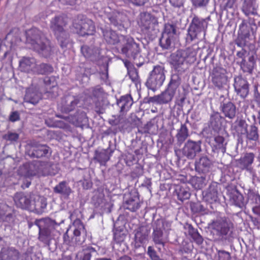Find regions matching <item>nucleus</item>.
Here are the masks:
<instances>
[{
    "instance_id": "obj_1",
    "label": "nucleus",
    "mask_w": 260,
    "mask_h": 260,
    "mask_svg": "<svg viewBox=\"0 0 260 260\" xmlns=\"http://www.w3.org/2000/svg\"><path fill=\"white\" fill-rule=\"evenodd\" d=\"M26 44L44 57H49L52 53L50 41L37 28H32L26 32Z\"/></svg>"
},
{
    "instance_id": "obj_2",
    "label": "nucleus",
    "mask_w": 260,
    "mask_h": 260,
    "mask_svg": "<svg viewBox=\"0 0 260 260\" xmlns=\"http://www.w3.org/2000/svg\"><path fill=\"white\" fill-rule=\"evenodd\" d=\"M197 52L192 48L180 49L170 55V63L176 74H182L188 68V64L196 60ZM179 76V75H178Z\"/></svg>"
},
{
    "instance_id": "obj_3",
    "label": "nucleus",
    "mask_w": 260,
    "mask_h": 260,
    "mask_svg": "<svg viewBox=\"0 0 260 260\" xmlns=\"http://www.w3.org/2000/svg\"><path fill=\"white\" fill-rule=\"evenodd\" d=\"M120 51L119 52L130 59H133L138 67H141L145 60L141 54L140 45L129 36H125L121 38Z\"/></svg>"
},
{
    "instance_id": "obj_4",
    "label": "nucleus",
    "mask_w": 260,
    "mask_h": 260,
    "mask_svg": "<svg viewBox=\"0 0 260 260\" xmlns=\"http://www.w3.org/2000/svg\"><path fill=\"white\" fill-rule=\"evenodd\" d=\"M34 224L39 229L38 239L44 244L49 245L50 241L57 232L56 229L60 223L50 218H45L36 219Z\"/></svg>"
},
{
    "instance_id": "obj_5",
    "label": "nucleus",
    "mask_w": 260,
    "mask_h": 260,
    "mask_svg": "<svg viewBox=\"0 0 260 260\" xmlns=\"http://www.w3.org/2000/svg\"><path fill=\"white\" fill-rule=\"evenodd\" d=\"M86 236L84 225L80 219H77L63 234V242L69 245H81L85 241Z\"/></svg>"
},
{
    "instance_id": "obj_6",
    "label": "nucleus",
    "mask_w": 260,
    "mask_h": 260,
    "mask_svg": "<svg viewBox=\"0 0 260 260\" xmlns=\"http://www.w3.org/2000/svg\"><path fill=\"white\" fill-rule=\"evenodd\" d=\"M181 84V78L178 74H173L167 88L160 94L150 97L149 101L158 104H167L173 100L177 89Z\"/></svg>"
},
{
    "instance_id": "obj_7",
    "label": "nucleus",
    "mask_w": 260,
    "mask_h": 260,
    "mask_svg": "<svg viewBox=\"0 0 260 260\" xmlns=\"http://www.w3.org/2000/svg\"><path fill=\"white\" fill-rule=\"evenodd\" d=\"M210 225L215 240L223 241L231 237L233 224L229 220L221 218L213 221Z\"/></svg>"
},
{
    "instance_id": "obj_8",
    "label": "nucleus",
    "mask_w": 260,
    "mask_h": 260,
    "mask_svg": "<svg viewBox=\"0 0 260 260\" xmlns=\"http://www.w3.org/2000/svg\"><path fill=\"white\" fill-rule=\"evenodd\" d=\"M51 166V162L35 160L26 163L21 166L19 169V173L20 175L25 177L34 176L40 172H46L50 174V172L49 171H46V169Z\"/></svg>"
},
{
    "instance_id": "obj_9",
    "label": "nucleus",
    "mask_w": 260,
    "mask_h": 260,
    "mask_svg": "<svg viewBox=\"0 0 260 260\" xmlns=\"http://www.w3.org/2000/svg\"><path fill=\"white\" fill-rule=\"evenodd\" d=\"M202 143L201 140L195 141L188 140L182 149L175 150V154L178 159H181L183 157L188 159H193L198 154L202 151Z\"/></svg>"
},
{
    "instance_id": "obj_10",
    "label": "nucleus",
    "mask_w": 260,
    "mask_h": 260,
    "mask_svg": "<svg viewBox=\"0 0 260 260\" xmlns=\"http://www.w3.org/2000/svg\"><path fill=\"white\" fill-rule=\"evenodd\" d=\"M166 70L164 67L157 65L154 66L145 83L146 87L153 91L159 89L166 79Z\"/></svg>"
},
{
    "instance_id": "obj_11",
    "label": "nucleus",
    "mask_w": 260,
    "mask_h": 260,
    "mask_svg": "<svg viewBox=\"0 0 260 260\" xmlns=\"http://www.w3.org/2000/svg\"><path fill=\"white\" fill-rule=\"evenodd\" d=\"M207 26L208 22L206 19L194 15L188 29L187 40L192 41L195 39H199L200 36L204 37Z\"/></svg>"
},
{
    "instance_id": "obj_12",
    "label": "nucleus",
    "mask_w": 260,
    "mask_h": 260,
    "mask_svg": "<svg viewBox=\"0 0 260 260\" xmlns=\"http://www.w3.org/2000/svg\"><path fill=\"white\" fill-rule=\"evenodd\" d=\"M51 153V149L48 145L35 141L28 145L26 150V153L32 158H48Z\"/></svg>"
},
{
    "instance_id": "obj_13",
    "label": "nucleus",
    "mask_w": 260,
    "mask_h": 260,
    "mask_svg": "<svg viewBox=\"0 0 260 260\" xmlns=\"http://www.w3.org/2000/svg\"><path fill=\"white\" fill-rule=\"evenodd\" d=\"M152 239L155 244L164 247L167 242V238L163 231L169 228L170 224L162 219H157L152 222Z\"/></svg>"
},
{
    "instance_id": "obj_14",
    "label": "nucleus",
    "mask_w": 260,
    "mask_h": 260,
    "mask_svg": "<svg viewBox=\"0 0 260 260\" xmlns=\"http://www.w3.org/2000/svg\"><path fill=\"white\" fill-rule=\"evenodd\" d=\"M140 26L142 30L148 35L155 36L158 32L157 19L148 13L141 14Z\"/></svg>"
},
{
    "instance_id": "obj_15",
    "label": "nucleus",
    "mask_w": 260,
    "mask_h": 260,
    "mask_svg": "<svg viewBox=\"0 0 260 260\" xmlns=\"http://www.w3.org/2000/svg\"><path fill=\"white\" fill-rule=\"evenodd\" d=\"M80 102V98L76 95L69 93L63 95L58 105V109L63 113H69L76 109Z\"/></svg>"
},
{
    "instance_id": "obj_16",
    "label": "nucleus",
    "mask_w": 260,
    "mask_h": 260,
    "mask_svg": "<svg viewBox=\"0 0 260 260\" xmlns=\"http://www.w3.org/2000/svg\"><path fill=\"white\" fill-rule=\"evenodd\" d=\"M226 71L220 67L213 68L210 74L212 84L218 89H221L226 84L228 77Z\"/></svg>"
},
{
    "instance_id": "obj_17",
    "label": "nucleus",
    "mask_w": 260,
    "mask_h": 260,
    "mask_svg": "<svg viewBox=\"0 0 260 260\" xmlns=\"http://www.w3.org/2000/svg\"><path fill=\"white\" fill-rule=\"evenodd\" d=\"M76 32L81 36L92 35L95 32V27L93 22L89 19L81 20L74 24Z\"/></svg>"
},
{
    "instance_id": "obj_18",
    "label": "nucleus",
    "mask_w": 260,
    "mask_h": 260,
    "mask_svg": "<svg viewBox=\"0 0 260 260\" xmlns=\"http://www.w3.org/2000/svg\"><path fill=\"white\" fill-rule=\"evenodd\" d=\"M220 195L219 184L215 182H212L203 192L204 200L210 204L218 202Z\"/></svg>"
},
{
    "instance_id": "obj_19",
    "label": "nucleus",
    "mask_w": 260,
    "mask_h": 260,
    "mask_svg": "<svg viewBox=\"0 0 260 260\" xmlns=\"http://www.w3.org/2000/svg\"><path fill=\"white\" fill-rule=\"evenodd\" d=\"M107 18L110 21V24L119 30H125L126 27L125 26V21L126 20V16L119 12H112L107 15Z\"/></svg>"
},
{
    "instance_id": "obj_20",
    "label": "nucleus",
    "mask_w": 260,
    "mask_h": 260,
    "mask_svg": "<svg viewBox=\"0 0 260 260\" xmlns=\"http://www.w3.org/2000/svg\"><path fill=\"white\" fill-rule=\"evenodd\" d=\"M47 205V200L45 197L32 194L31 202L29 210L38 214H41L44 212Z\"/></svg>"
},
{
    "instance_id": "obj_21",
    "label": "nucleus",
    "mask_w": 260,
    "mask_h": 260,
    "mask_svg": "<svg viewBox=\"0 0 260 260\" xmlns=\"http://www.w3.org/2000/svg\"><path fill=\"white\" fill-rule=\"evenodd\" d=\"M234 88L237 93L242 98H245L249 93V84L242 76L235 78Z\"/></svg>"
},
{
    "instance_id": "obj_22",
    "label": "nucleus",
    "mask_w": 260,
    "mask_h": 260,
    "mask_svg": "<svg viewBox=\"0 0 260 260\" xmlns=\"http://www.w3.org/2000/svg\"><path fill=\"white\" fill-rule=\"evenodd\" d=\"M24 192H17L14 196V201L16 206L22 209L29 210L31 202V194Z\"/></svg>"
},
{
    "instance_id": "obj_23",
    "label": "nucleus",
    "mask_w": 260,
    "mask_h": 260,
    "mask_svg": "<svg viewBox=\"0 0 260 260\" xmlns=\"http://www.w3.org/2000/svg\"><path fill=\"white\" fill-rule=\"evenodd\" d=\"M219 109L225 118L234 119L237 113L236 105L232 102L225 101L220 103Z\"/></svg>"
},
{
    "instance_id": "obj_24",
    "label": "nucleus",
    "mask_w": 260,
    "mask_h": 260,
    "mask_svg": "<svg viewBox=\"0 0 260 260\" xmlns=\"http://www.w3.org/2000/svg\"><path fill=\"white\" fill-rule=\"evenodd\" d=\"M254 158V154L253 153H246L244 156L241 157L238 160L239 167L242 170H246L252 175V177H256L257 173L253 171L251 167Z\"/></svg>"
},
{
    "instance_id": "obj_25",
    "label": "nucleus",
    "mask_w": 260,
    "mask_h": 260,
    "mask_svg": "<svg viewBox=\"0 0 260 260\" xmlns=\"http://www.w3.org/2000/svg\"><path fill=\"white\" fill-rule=\"evenodd\" d=\"M195 170L199 173L205 174L210 172L212 162L206 155L201 156L195 161Z\"/></svg>"
},
{
    "instance_id": "obj_26",
    "label": "nucleus",
    "mask_w": 260,
    "mask_h": 260,
    "mask_svg": "<svg viewBox=\"0 0 260 260\" xmlns=\"http://www.w3.org/2000/svg\"><path fill=\"white\" fill-rule=\"evenodd\" d=\"M81 51L85 57L91 61H98L102 58L98 47L84 45L81 47Z\"/></svg>"
},
{
    "instance_id": "obj_27",
    "label": "nucleus",
    "mask_w": 260,
    "mask_h": 260,
    "mask_svg": "<svg viewBox=\"0 0 260 260\" xmlns=\"http://www.w3.org/2000/svg\"><path fill=\"white\" fill-rule=\"evenodd\" d=\"M149 230L146 226H141L136 230L135 247L137 248L148 241Z\"/></svg>"
},
{
    "instance_id": "obj_28",
    "label": "nucleus",
    "mask_w": 260,
    "mask_h": 260,
    "mask_svg": "<svg viewBox=\"0 0 260 260\" xmlns=\"http://www.w3.org/2000/svg\"><path fill=\"white\" fill-rule=\"evenodd\" d=\"M20 253L14 247H4L0 251V260H19Z\"/></svg>"
},
{
    "instance_id": "obj_29",
    "label": "nucleus",
    "mask_w": 260,
    "mask_h": 260,
    "mask_svg": "<svg viewBox=\"0 0 260 260\" xmlns=\"http://www.w3.org/2000/svg\"><path fill=\"white\" fill-rule=\"evenodd\" d=\"M224 118L218 112L213 111L210 115L208 122L209 127L216 133L221 129Z\"/></svg>"
},
{
    "instance_id": "obj_30",
    "label": "nucleus",
    "mask_w": 260,
    "mask_h": 260,
    "mask_svg": "<svg viewBox=\"0 0 260 260\" xmlns=\"http://www.w3.org/2000/svg\"><path fill=\"white\" fill-rule=\"evenodd\" d=\"M103 38L107 43L110 45H115L121 43V38L124 35L118 36L116 31L109 28H101Z\"/></svg>"
},
{
    "instance_id": "obj_31",
    "label": "nucleus",
    "mask_w": 260,
    "mask_h": 260,
    "mask_svg": "<svg viewBox=\"0 0 260 260\" xmlns=\"http://www.w3.org/2000/svg\"><path fill=\"white\" fill-rule=\"evenodd\" d=\"M67 23V18L65 16L58 15L51 19L50 27L54 34L65 30Z\"/></svg>"
},
{
    "instance_id": "obj_32",
    "label": "nucleus",
    "mask_w": 260,
    "mask_h": 260,
    "mask_svg": "<svg viewBox=\"0 0 260 260\" xmlns=\"http://www.w3.org/2000/svg\"><path fill=\"white\" fill-rule=\"evenodd\" d=\"M138 192L133 190L125 201V208L132 212H135L140 208Z\"/></svg>"
},
{
    "instance_id": "obj_33",
    "label": "nucleus",
    "mask_w": 260,
    "mask_h": 260,
    "mask_svg": "<svg viewBox=\"0 0 260 260\" xmlns=\"http://www.w3.org/2000/svg\"><path fill=\"white\" fill-rule=\"evenodd\" d=\"M241 1L242 2L241 9L246 16L257 15L258 6L256 0H241Z\"/></svg>"
},
{
    "instance_id": "obj_34",
    "label": "nucleus",
    "mask_w": 260,
    "mask_h": 260,
    "mask_svg": "<svg viewBox=\"0 0 260 260\" xmlns=\"http://www.w3.org/2000/svg\"><path fill=\"white\" fill-rule=\"evenodd\" d=\"M36 64V61L34 58L24 57L19 61V68L22 72L34 73Z\"/></svg>"
},
{
    "instance_id": "obj_35",
    "label": "nucleus",
    "mask_w": 260,
    "mask_h": 260,
    "mask_svg": "<svg viewBox=\"0 0 260 260\" xmlns=\"http://www.w3.org/2000/svg\"><path fill=\"white\" fill-rule=\"evenodd\" d=\"M248 124L246 121L242 119H237L232 125L231 129L238 137H241L247 133Z\"/></svg>"
},
{
    "instance_id": "obj_36",
    "label": "nucleus",
    "mask_w": 260,
    "mask_h": 260,
    "mask_svg": "<svg viewBox=\"0 0 260 260\" xmlns=\"http://www.w3.org/2000/svg\"><path fill=\"white\" fill-rule=\"evenodd\" d=\"M53 191L55 193L61 195L65 199L69 198V197L73 192L66 181L60 182L53 188Z\"/></svg>"
},
{
    "instance_id": "obj_37",
    "label": "nucleus",
    "mask_w": 260,
    "mask_h": 260,
    "mask_svg": "<svg viewBox=\"0 0 260 260\" xmlns=\"http://www.w3.org/2000/svg\"><path fill=\"white\" fill-rule=\"evenodd\" d=\"M215 144L212 148L214 152H221L224 153L226 151V147L228 143L226 139L222 136L217 135L214 138Z\"/></svg>"
},
{
    "instance_id": "obj_38",
    "label": "nucleus",
    "mask_w": 260,
    "mask_h": 260,
    "mask_svg": "<svg viewBox=\"0 0 260 260\" xmlns=\"http://www.w3.org/2000/svg\"><path fill=\"white\" fill-rule=\"evenodd\" d=\"M42 98V94L40 92L34 90L32 88L27 89L26 91L24 100L25 102L37 104Z\"/></svg>"
},
{
    "instance_id": "obj_39",
    "label": "nucleus",
    "mask_w": 260,
    "mask_h": 260,
    "mask_svg": "<svg viewBox=\"0 0 260 260\" xmlns=\"http://www.w3.org/2000/svg\"><path fill=\"white\" fill-rule=\"evenodd\" d=\"M177 132L176 135L177 144L180 146L189 136L186 123H181L180 127L177 130Z\"/></svg>"
},
{
    "instance_id": "obj_40",
    "label": "nucleus",
    "mask_w": 260,
    "mask_h": 260,
    "mask_svg": "<svg viewBox=\"0 0 260 260\" xmlns=\"http://www.w3.org/2000/svg\"><path fill=\"white\" fill-rule=\"evenodd\" d=\"M133 104V99L131 95L128 94L122 96L117 102L118 106L120 108V112L123 113L127 111Z\"/></svg>"
},
{
    "instance_id": "obj_41",
    "label": "nucleus",
    "mask_w": 260,
    "mask_h": 260,
    "mask_svg": "<svg viewBox=\"0 0 260 260\" xmlns=\"http://www.w3.org/2000/svg\"><path fill=\"white\" fill-rule=\"evenodd\" d=\"M54 35L62 48L67 47L71 42L69 34L66 29L54 33Z\"/></svg>"
},
{
    "instance_id": "obj_42",
    "label": "nucleus",
    "mask_w": 260,
    "mask_h": 260,
    "mask_svg": "<svg viewBox=\"0 0 260 260\" xmlns=\"http://www.w3.org/2000/svg\"><path fill=\"white\" fill-rule=\"evenodd\" d=\"M208 179L205 174L201 176H193L190 180V184L196 189H201L207 184Z\"/></svg>"
},
{
    "instance_id": "obj_43",
    "label": "nucleus",
    "mask_w": 260,
    "mask_h": 260,
    "mask_svg": "<svg viewBox=\"0 0 260 260\" xmlns=\"http://www.w3.org/2000/svg\"><path fill=\"white\" fill-rule=\"evenodd\" d=\"M231 200L235 206L241 209L245 206L246 202L243 196L237 189L231 192Z\"/></svg>"
},
{
    "instance_id": "obj_44",
    "label": "nucleus",
    "mask_w": 260,
    "mask_h": 260,
    "mask_svg": "<svg viewBox=\"0 0 260 260\" xmlns=\"http://www.w3.org/2000/svg\"><path fill=\"white\" fill-rule=\"evenodd\" d=\"M177 198L179 200L183 202L184 200L189 199L190 193L189 188L184 186H177L175 191Z\"/></svg>"
},
{
    "instance_id": "obj_45",
    "label": "nucleus",
    "mask_w": 260,
    "mask_h": 260,
    "mask_svg": "<svg viewBox=\"0 0 260 260\" xmlns=\"http://www.w3.org/2000/svg\"><path fill=\"white\" fill-rule=\"evenodd\" d=\"M176 38L161 34L159 45L162 49L170 50L174 47V42Z\"/></svg>"
},
{
    "instance_id": "obj_46",
    "label": "nucleus",
    "mask_w": 260,
    "mask_h": 260,
    "mask_svg": "<svg viewBox=\"0 0 260 260\" xmlns=\"http://www.w3.org/2000/svg\"><path fill=\"white\" fill-rule=\"evenodd\" d=\"M53 72V67L47 63H42L39 64L36 63L34 72V74L46 75L51 73Z\"/></svg>"
},
{
    "instance_id": "obj_47",
    "label": "nucleus",
    "mask_w": 260,
    "mask_h": 260,
    "mask_svg": "<svg viewBox=\"0 0 260 260\" xmlns=\"http://www.w3.org/2000/svg\"><path fill=\"white\" fill-rule=\"evenodd\" d=\"M56 116L57 117L63 119L67 121L70 122L74 123L75 122H82L83 121V119L86 118L85 116V113L84 112H81L79 115H74V116H64L63 115H61L60 114H56Z\"/></svg>"
},
{
    "instance_id": "obj_48",
    "label": "nucleus",
    "mask_w": 260,
    "mask_h": 260,
    "mask_svg": "<svg viewBox=\"0 0 260 260\" xmlns=\"http://www.w3.org/2000/svg\"><path fill=\"white\" fill-rule=\"evenodd\" d=\"M245 135L249 141H258L259 140L258 128L254 125H250Z\"/></svg>"
},
{
    "instance_id": "obj_49",
    "label": "nucleus",
    "mask_w": 260,
    "mask_h": 260,
    "mask_svg": "<svg viewBox=\"0 0 260 260\" xmlns=\"http://www.w3.org/2000/svg\"><path fill=\"white\" fill-rule=\"evenodd\" d=\"M162 34L176 38L177 37L176 26L172 23L166 24Z\"/></svg>"
},
{
    "instance_id": "obj_50",
    "label": "nucleus",
    "mask_w": 260,
    "mask_h": 260,
    "mask_svg": "<svg viewBox=\"0 0 260 260\" xmlns=\"http://www.w3.org/2000/svg\"><path fill=\"white\" fill-rule=\"evenodd\" d=\"M250 25L247 24L244 21H243L239 25V30L238 36L243 38L247 39L250 36V30L251 29Z\"/></svg>"
},
{
    "instance_id": "obj_51",
    "label": "nucleus",
    "mask_w": 260,
    "mask_h": 260,
    "mask_svg": "<svg viewBox=\"0 0 260 260\" xmlns=\"http://www.w3.org/2000/svg\"><path fill=\"white\" fill-rule=\"evenodd\" d=\"M94 159L96 160L101 164L105 163L110 159V156L108 154L107 150H104L100 152L98 151L95 152V156H94Z\"/></svg>"
},
{
    "instance_id": "obj_52",
    "label": "nucleus",
    "mask_w": 260,
    "mask_h": 260,
    "mask_svg": "<svg viewBox=\"0 0 260 260\" xmlns=\"http://www.w3.org/2000/svg\"><path fill=\"white\" fill-rule=\"evenodd\" d=\"M94 105V110L97 113L103 114L105 112L107 105L104 100L101 98L95 100Z\"/></svg>"
},
{
    "instance_id": "obj_53",
    "label": "nucleus",
    "mask_w": 260,
    "mask_h": 260,
    "mask_svg": "<svg viewBox=\"0 0 260 260\" xmlns=\"http://www.w3.org/2000/svg\"><path fill=\"white\" fill-rule=\"evenodd\" d=\"M95 251V249L90 246L84 249L82 254L79 255V260H91L92 252Z\"/></svg>"
},
{
    "instance_id": "obj_54",
    "label": "nucleus",
    "mask_w": 260,
    "mask_h": 260,
    "mask_svg": "<svg viewBox=\"0 0 260 260\" xmlns=\"http://www.w3.org/2000/svg\"><path fill=\"white\" fill-rule=\"evenodd\" d=\"M255 65V63H251L248 61L246 62L244 58H243L241 62V67L243 72H247L249 74H251L252 73Z\"/></svg>"
},
{
    "instance_id": "obj_55",
    "label": "nucleus",
    "mask_w": 260,
    "mask_h": 260,
    "mask_svg": "<svg viewBox=\"0 0 260 260\" xmlns=\"http://www.w3.org/2000/svg\"><path fill=\"white\" fill-rule=\"evenodd\" d=\"M255 202V205L252 207V210L253 212L257 215H260V196L257 194H252V199H251Z\"/></svg>"
},
{
    "instance_id": "obj_56",
    "label": "nucleus",
    "mask_w": 260,
    "mask_h": 260,
    "mask_svg": "<svg viewBox=\"0 0 260 260\" xmlns=\"http://www.w3.org/2000/svg\"><path fill=\"white\" fill-rule=\"evenodd\" d=\"M190 209L192 212L194 213H205L206 212L205 208L199 202L191 203Z\"/></svg>"
},
{
    "instance_id": "obj_57",
    "label": "nucleus",
    "mask_w": 260,
    "mask_h": 260,
    "mask_svg": "<svg viewBox=\"0 0 260 260\" xmlns=\"http://www.w3.org/2000/svg\"><path fill=\"white\" fill-rule=\"evenodd\" d=\"M126 235L122 231H116L114 234V240L117 243L123 242Z\"/></svg>"
},
{
    "instance_id": "obj_58",
    "label": "nucleus",
    "mask_w": 260,
    "mask_h": 260,
    "mask_svg": "<svg viewBox=\"0 0 260 260\" xmlns=\"http://www.w3.org/2000/svg\"><path fill=\"white\" fill-rule=\"evenodd\" d=\"M216 256L218 260H231V256L230 252L224 250H218Z\"/></svg>"
},
{
    "instance_id": "obj_59",
    "label": "nucleus",
    "mask_w": 260,
    "mask_h": 260,
    "mask_svg": "<svg viewBox=\"0 0 260 260\" xmlns=\"http://www.w3.org/2000/svg\"><path fill=\"white\" fill-rule=\"evenodd\" d=\"M9 207L6 204H0V219L5 220L6 218L8 216H11V214L9 213L6 216V212L8 211Z\"/></svg>"
},
{
    "instance_id": "obj_60",
    "label": "nucleus",
    "mask_w": 260,
    "mask_h": 260,
    "mask_svg": "<svg viewBox=\"0 0 260 260\" xmlns=\"http://www.w3.org/2000/svg\"><path fill=\"white\" fill-rule=\"evenodd\" d=\"M153 126V123L151 121H149L141 129L139 128L138 132L141 134L150 133Z\"/></svg>"
},
{
    "instance_id": "obj_61",
    "label": "nucleus",
    "mask_w": 260,
    "mask_h": 260,
    "mask_svg": "<svg viewBox=\"0 0 260 260\" xmlns=\"http://www.w3.org/2000/svg\"><path fill=\"white\" fill-rule=\"evenodd\" d=\"M45 123L50 127L63 128L66 126L64 122L61 120L56 121L53 123H51L50 119H47L45 120Z\"/></svg>"
},
{
    "instance_id": "obj_62",
    "label": "nucleus",
    "mask_w": 260,
    "mask_h": 260,
    "mask_svg": "<svg viewBox=\"0 0 260 260\" xmlns=\"http://www.w3.org/2000/svg\"><path fill=\"white\" fill-rule=\"evenodd\" d=\"M4 138L7 141L15 142L19 139V135L16 133L9 132L4 136Z\"/></svg>"
},
{
    "instance_id": "obj_63",
    "label": "nucleus",
    "mask_w": 260,
    "mask_h": 260,
    "mask_svg": "<svg viewBox=\"0 0 260 260\" xmlns=\"http://www.w3.org/2000/svg\"><path fill=\"white\" fill-rule=\"evenodd\" d=\"M125 3H131L136 6H144L146 3L148 2L149 0H122Z\"/></svg>"
},
{
    "instance_id": "obj_64",
    "label": "nucleus",
    "mask_w": 260,
    "mask_h": 260,
    "mask_svg": "<svg viewBox=\"0 0 260 260\" xmlns=\"http://www.w3.org/2000/svg\"><path fill=\"white\" fill-rule=\"evenodd\" d=\"M147 254L151 257L152 260H159V257L157 255L156 251L154 250V249L151 246L148 247Z\"/></svg>"
}]
</instances>
